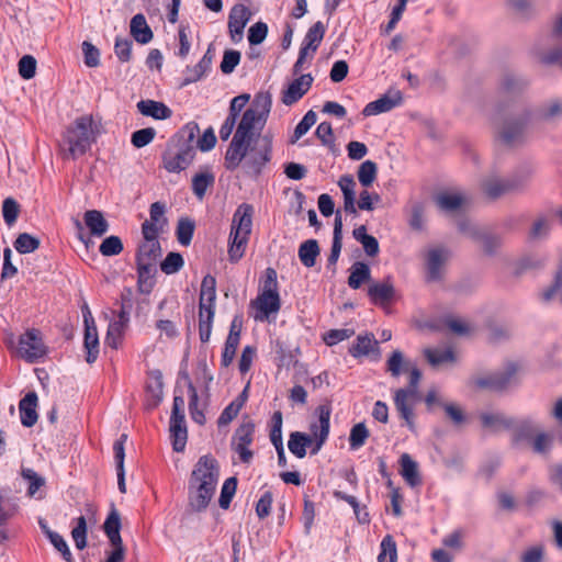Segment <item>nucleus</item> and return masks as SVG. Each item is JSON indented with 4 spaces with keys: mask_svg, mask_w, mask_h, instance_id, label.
<instances>
[{
    "mask_svg": "<svg viewBox=\"0 0 562 562\" xmlns=\"http://www.w3.org/2000/svg\"><path fill=\"white\" fill-rule=\"evenodd\" d=\"M166 204L157 201L151 203L149 207V218L142 224V233L158 235L164 232L168 225L166 214Z\"/></svg>",
    "mask_w": 562,
    "mask_h": 562,
    "instance_id": "15",
    "label": "nucleus"
},
{
    "mask_svg": "<svg viewBox=\"0 0 562 562\" xmlns=\"http://www.w3.org/2000/svg\"><path fill=\"white\" fill-rule=\"evenodd\" d=\"M318 412V423H312L310 425L311 436L314 437V439L318 438V435L321 434L322 427H325L327 425V436L329 435V427H330V414L331 408L329 405H321L317 408Z\"/></svg>",
    "mask_w": 562,
    "mask_h": 562,
    "instance_id": "48",
    "label": "nucleus"
},
{
    "mask_svg": "<svg viewBox=\"0 0 562 562\" xmlns=\"http://www.w3.org/2000/svg\"><path fill=\"white\" fill-rule=\"evenodd\" d=\"M76 548L82 550L87 546V520L85 516L77 518V525L71 531Z\"/></svg>",
    "mask_w": 562,
    "mask_h": 562,
    "instance_id": "56",
    "label": "nucleus"
},
{
    "mask_svg": "<svg viewBox=\"0 0 562 562\" xmlns=\"http://www.w3.org/2000/svg\"><path fill=\"white\" fill-rule=\"evenodd\" d=\"M99 251L105 257L116 256L123 251V243L119 236H109L101 243Z\"/></svg>",
    "mask_w": 562,
    "mask_h": 562,
    "instance_id": "55",
    "label": "nucleus"
},
{
    "mask_svg": "<svg viewBox=\"0 0 562 562\" xmlns=\"http://www.w3.org/2000/svg\"><path fill=\"white\" fill-rule=\"evenodd\" d=\"M127 439L126 434H122L120 438L113 445L114 458L116 463V475H117V486L121 493H126V484H125V470H124V459H125V449L124 443Z\"/></svg>",
    "mask_w": 562,
    "mask_h": 562,
    "instance_id": "23",
    "label": "nucleus"
},
{
    "mask_svg": "<svg viewBox=\"0 0 562 562\" xmlns=\"http://www.w3.org/2000/svg\"><path fill=\"white\" fill-rule=\"evenodd\" d=\"M37 395L35 392H29L19 403L21 423L25 427H32L36 424L38 415L36 413Z\"/></svg>",
    "mask_w": 562,
    "mask_h": 562,
    "instance_id": "22",
    "label": "nucleus"
},
{
    "mask_svg": "<svg viewBox=\"0 0 562 562\" xmlns=\"http://www.w3.org/2000/svg\"><path fill=\"white\" fill-rule=\"evenodd\" d=\"M517 371V366L510 363L504 372H497L486 376L476 378L474 383L480 389L503 391L514 382Z\"/></svg>",
    "mask_w": 562,
    "mask_h": 562,
    "instance_id": "10",
    "label": "nucleus"
},
{
    "mask_svg": "<svg viewBox=\"0 0 562 562\" xmlns=\"http://www.w3.org/2000/svg\"><path fill=\"white\" fill-rule=\"evenodd\" d=\"M251 18L250 10L241 4H235L228 15V30L233 42L237 43L243 38L244 29Z\"/></svg>",
    "mask_w": 562,
    "mask_h": 562,
    "instance_id": "14",
    "label": "nucleus"
},
{
    "mask_svg": "<svg viewBox=\"0 0 562 562\" xmlns=\"http://www.w3.org/2000/svg\"><path fill=\"white\" fill-rule=\"evenodd\" d=\"M529 180L530 173L528 172L515 175L506 179L488 178L483 182L482 188L488 198L495 200L505 194L524 190L528 186Z\"/></svg>",
    "mask_w": 562,
    "mask_h": 562,
    "instance_id": "7",
    "label": "nucleus"
},
{
    "mask_svg": "<svg viewBox=\"0 0 562 562\" xmlns=\"http://www.w3.org/2000/svg\"><path fill=\"white\" fill-rule=\"evenodd\" d=\"M85 348L87 350L86 360L93 363L99 355V338L95 324L85 325Z\"/></svg>",
    "mask_w": 562,
    "mask_h": 562,
    "instance_id": "31",
    "label": "nucleus"
},
{
    "mask_svg": "<svg viewBox=\"0 0 562 562\" xmlns=\"http://www.w3.org/2000/svg\"><path fill=\"white\" fill-rule=\"evenodd\" d=\"M184 260L179 252H169L166 258L160 262V269L166 274L177 273L182 269Z\"/></svg>",
    "mask_w": 562,
    "mask_h": 562,
    "instance_id": "52",
    "label": "nucleus"
},
{
    "mask_svg": "<svg viewBox=\"0 0 562 562\" xmlns=\"http://www.w3.org/2000/svg\"><path fill=\"white\" fill-rule=\"evenodd\" d=\"M481 420L483 427L490 428L493 430H498L501 428L510 427V423L502 415V414H482Z\"/></svg>",
    "mask_w": 562,
    "mask_h": 562,
    "instance_id": "63",
    "label": "nucleus"
},
{
    "mask_svg": "<svg viewBox=\"0 0 562 562\" xmlns=\"http://www.w3.org/2000/svg\"><path fill=\"white\" fill-rule=\"evenodd\" d=\"M272 348L276 353L274 360L279 368H290L297 362L293 350L288 349L282 340H274L272 342Z\"/></svg>",
    "mask_w": 562,
    "mask_h": 562,
    "instance_id": "35",
    "label": "nucleus"
},
{
    "mask_svg": "<svg viewBox=\"0 0 562 562\" xmlns=\"http://www.w3.org/2000/svg\"><path fill=\"white\" fill-rule=\"evenodd\" d=\"M378 562H397L396 542L391 535H386L381 541Z\"/></svg>",
    "mask_w": 562,
    "mask_h": 562,
    "instance_id": "44",
    "label": "nucleus"
},
{
    "mask_svg": "<svg viewBox=\"0 0 562 562\" xmlns=\"http://www.w3.org/2000/svg\"><path fill=\"white\" fill-rule=\"evenodd\" d=\"M464 202L465 199L460 193L442 192L436 196L439 209L450 213L458 211Z\"/></svg>",
    "mask_w": 562,
    "mask_h": 562,
    "instance_id": "37",
    "label": "nucleus"
},
{
    "mask_svg": "<svg viewBox=\"0 0 562 562\" xmlns=\"http://www.w3.org/2000/svg\"><path fill=\"white\" fill-rule=\"evenodd\" d=\"M218 476L217 461L209 454L202 456L195 463L189 479L188 505L192 512L206 510L215 494Z\"/></svg>",
    "mask_w": 562,
    "mask_h": 562,
    "instance_id": "2",
    "label": "nucleus"
},
{
    "mask_svg": "<svg viewBox=\"0 0 562 562\" xmlns=\"http://www.w3.org/2000/svg\"><path fill=\"white\" fill-rule=\"evenodd\" d=\"M376 173H378L376 164L372 160H366L359 166L357 175H358L359 182L363 187L368 188L374 182V180L376 178Z\"/></svg>",
    "mask_w": 562,
    "mask_h": 562,
    "instance_id": "49",
    "label": "nucleus"
},
{
    "mask_svg": "<svg viewBox=\"0 0 562 562\" xmlns=\"http://www.w3.org/2000/svg\"><path fill=\"white\" fill-rule=\"evenodd\" d=\"M127 326L128 324L120 321L111 322L108 327L105 344L113 349H117L122 342V338Z\"/></svg>",
    "mask_w": 562,
    "mask_h": 562,
    "instance_id": "41",
    "label": "nucleus"
},
{
    "mask_svg": "<svg viewBox=\"0 0 562 562\" xmlns=\"http://www.w3.org/2000/svg\"><path fill=\"white\" fill-rule=\"evenodd\" d=\"M250 305L257 310L256 321H267L271 314H277L281 307L279 293L278 291L262 290L256 300L251 301Z\"/></svg>",
    "mask_w": 562,
    "mask_h": 562,
    "instance_id": "11",
    "label": "nucleus"
},
{
    "mask_svg": "<svg viewBox=\"0 0 562 562\" xmlns=\"http://www.w3.org/2000/svg\"><path fill=\"white\" fill-rule=\"evenodd\" d=\"M44 532L46 533V536L48 537L50 543L54 546V548L59 551L64 558V560L66 562H72L74 559H72V555H71V552L69 550V547L66 542V540L63 538V536H60L59 533L55 532V531H52L47 528L46 525L44 524H41Z\"/></svg>",
    "mask_w": 562,
    "mask_h": 562,
    "instance_id": "43",
    "label": "nucleus"
},
{
    "mask_svg": "<svg viewBox=\"0 0 562 562\" xmlns=\"http://www.w3.org/2000/svg\"><path fill=\"white\" fill-rule=\"evenodd\" d=\"M314 78L311 74L301 75L294 79L282 92L281 101L285 105L296 103L310 90Z\"/></svg>",
    "mask_w": 562,
    "mask_h": 562,
    "instance_id": "16",
    "label": "nucleus"
},
{
    "mask_svg": "<svg viewBox=\"0 0 562 562\" xmlns=\"http://www.w3.org/2000/svg\"><path fill=\"white\" fill-rule=\"evenodd\" d=\"M409 373V383L405 389L395 391L394 403L401 417L405 419L411 430H414V413L411 403L418 397V384L422 379L420 370L412 364L407 370Z\"/></svg>",
    "mask_w": 562,
    "mask_h": 562,
    "instance_id": "6",
    "label": "nucleus"
},
{
    "mask_svg": "<svg viewBox=\"0 0 562 562\" xmlns=\"http://www.w3.org/2000/svg\"><path fill=\"white\" fill-rule=\"evenodd\" d=\"M338 186L344 195V210L349 214H357L356 209V182L352 176L345 175L341 176Z\"/></svg>",
    "mask_w": 562,
    "mask_h": 562,
    "instance_id": "25",
    "label": "nucleus"
},
{
    "mask_svg": "<svg viewBox=\"0 0 562 562\" xmlns=\"http://www.w3.org/2000/svg\"><path fill=\"white\" fill-rule=\"evenodd\" d=\"M199 126L195 123L187 124L181 131L180 138H186L183 143L180 139L168 145L162 156L164 167L169 172H180L187 169L195 155L193 140L199 133Z\"/></svg>",
    "mask_w": 562,
    "mask_h": 562,
    "instance_id": "3",
    "label": "nucleus"
},
{
    "mask_svg": "<svg viewBox=\"0 0 562 562\" xmlns=\"http://www.w3.org/2000/svg\"><path fill=\"white\" fill-rule=\"evenodd\" d=\"M562 292V262L559 263L558 269L553 277L552 284L547 288L541 297L544 302H550L554 296Z\"/></svg>",
    "mask_w": 562,
    "mask_h": 562,
    "instance_id": "58",
    "label": "nucleus"
},
{
    "mask_svg": "<svg viewBox=\"0 0 562 562\" xmlns=\"http://www.w3.org/2000/svg\"><path fill=\"white\" fill-rule=\"evenodd\" d=\"M195 224L189 217H182L179 220L176 235L178 241L182 246H189L191 244L193 233H194Z\"/></svg>",
    "mask_w": 562,
    "mask_h": 562,
    "instance_id": "45",
    "label": "nucleus"
},
{
    "mask_svg": "<svg viewBox=\"0 0 562 562\" xmlns=\"http://www.w3.org/2000/svg\"><path fill=\"white\" fill-rule=\"evenodd\" d=\"M368 295L372 303L384 306L391 303L395 296V289L390 278L383 282H376L368 288Z\"/></svg>",
    "mask_w": 562,
    "mask_h": 562,
    "instance_id": "20",
    "label": "nucleus"
},
{
    "mask_svg": "<svg viewBox=\"0 0 562 562\" xmlns=\"http://www.w3.org/2000/svg\"><path fill=\"white\" fill-rule=\"evenodd\" d=\"M85 223L90 229V233L94 236H102L109 229V223L104 218L103 214L98 210H89L85 213Z\"/></svg>",
    "mask_w": 562,
    "mask_h": 562,
    "instance_id": "30",
    "label": "nucleus"
},
{
    "mask_svg": "<svg viewBox=\"0 0 562 562\" xmlns=\"http://www.w3.org/2000/svg\"><path fill=\"white\" fill-rule=\"evenodd\" d=\"M20 206L12 198H7L2 203V214L8 226H12L19 216Z\"/></svg>",
    "mask_w": 562,
    "mask_h": 562,
    "instance_id": "62",
    "label": "nucleus"
},
{
    "mask_svg": "<svg viewBox=\"0 0 562 562\" xmlns=\"http://www.w3.org/2000/svg\"><path fill=\"white\" fill-rule=\"evenodd\" d=\"M130 27L131 35L137 43L147 44L154 37L153 31L148 26L146 19L142 13L132 18Z\"/></svg>",
    "mask_w": 562,
    "mask_h": 562,
    "instance_id": "27",
    "label": "nucleus"
},
{
    "mask_svg": "<svg viewBox=\"0 0 562 562\" xmlns=\"http://www.w3.org/2000/svg\"><path fill=\"white\" fill-rule=\"evenodd\" d=\"M143 241L138 245L136 252V261L157 262L161 256V246L158 235L142 233Z\"/></svg>",
    "mask_w": 562,
    "mask_h": 562,
    "instance_id": "18",
    "label": "nucleus"
},
{
    "mask_svg": "<svg viewBox=\"0 0 562 562\" xmlns=\"http://www.w3.org/2000/svg\"><path fill=\"white\" fill-rule=\"evenodd\" d=\"M236 487H237V479L236 477H228L224 482V484L222 486V491H221V496L218 499L220 506L223 509L228 508V506L232 502V498L236 492Z\"/></svg>",
    "mask_w": 562,
    "mask_h": 562,
    "instance_id": "60",
    "label": "nucleus"
},
{
    "mask_svg": "<svg viewBox=\"0 0 562 562\" xmlns=\"http://www.w3.org/2000/svg\"><path fill=\"white\" fill-rule=\"evenodd\" d=\"M272 106L269 92H258L250 106L244 111L233 139L225 154V167L235 170L247 155V149L263 130Z\"/></svg>",
    "mask_w": 562,
    "mask_h": 562,
    "instance_id": "1",
    "label": "nucleus"
},
{
    "mask_svg": "<svg viewBox=\"0 0 562 562\" xmlns=\"http://www.w3.org/2000/svg\"><path fill=\"white\" fill-rule=\"evenodd\" d=\"M263 144L259 147H251L247 149V155L245 156V168L247 172L258 175L261 171V168L270 160L271 154V142L265 136L262 138Z\"/></svg>",
    "mask_w": 562,
    "mask_h": 562,
    "instance_id": "13",
    "label": "nucleus"
},
{
    "mask_svg": "<svg viewBox=\"0 0 562 562\" xmlns=\"http://www.w3.org/2000/svg\"><path fill=\"white\" fill-rule=\"evenodd\" d=\"M170 436L172 448L176 452H182L186 448L188 431L186 419L170 420Z\"/></svg>",
    "mask_w": 562,
    "mask_h": 562,
    "instance_id": "32",
    "label": "nucleus"
},
{
    "mask_svg": "<svg viewBox=\"0 0 562 562\" xmlns=\"http://www.w3.org/2000/svg\"><path fill=\"white\" fill-rule=\"evenodd\" d=\"M40 245V239L29 233H21L14 241V248L20 254H31L38 249Z\"/></svg>",
    "mask_w": 562,
    "mask_h": 562,
    "instance_id": "46",
    "label": "nucleus"
},
{
    "mask_svg": "<svg viewBox=\"0 0 562 562\" xmlns=\"http://www.w3.org/2000/svg\"><path fill=\"white\" fill-rule=\"evenodd\" d=\"M424 355H425L427 361L432 367H438V366H440L442 363L453 362L454 361L453 351L450 350V349L440 350V349L427 348V349L424 350Z\"/></svg>",
    "mask_w": 562,
    "mask_h": 562,
    "instance_id": "50",
    "label": "nucleus"
},
{
    "mask_svg": "<svg viewBox=\"0 0 562 562\" xmlns=\"http://www.w3.org/2000/svg\"><path fill=\"white\" fill-rule=\"evenodd\" d=\"M157 262L136 261L137 283L142 292H150L154 286V278L157 272Z\"/></svg>",
    "mask_w": 562,
    "mask_h": 562,
    "instance_id": "26",
    "label": "nucleus"
},
{
    "mask_svg": "<svg viewBox=\"0 0 562 562\" xmlns=\"http://www.w3.org/2000/svg\"><path fill=\"white\" fill-rule=\"evenodd\" d=\"M562 115V102L560 100H552L542 105L538 111V116L541 120L550 121Z\"/></svg>",
    "mask_w": 562,
    "mask_h": 562,
    "instance_id": "64",
    "label": "nucleus"
},
{
    "mask_svg": "<svg viewBox=\"0 0 562 562\" xmlns=\"http://www.w3.org/2000/svg\"><path fill=\"white\" fill-rule=\"evenodd\" d=\"M550 233V221L544 216L536 218L528 234V238L532 241L544 239Z\"/></svg>",
    "mask_w": 562,
    "mask_h": 562,
    "instance_id": "54",
    "label": "nucleus"
},
{
    "mask_svg": "<svg viewBox=\"0 0 562 562\" xmlns=\"http://www.w3.org/2000/svg\"><path fill=\"white\" fill-rule=\"evenodd\" d=\"M402 93L396 90L392 93L384 94L375 101L368 103L362 110L364 116H372L380 113L391 111L393 108L402 103Z\"/></svg>",
    "mask_w": 562,
    "mask_h": 562,
    "instance_id": "17",
    "label": "nucleus"
},
{
    "mask_svg": "<svg viewBox=\"0 0 562 562\" xmlns=\"http://www.w3.org/2000/svg\"><path fill=\"white\" fill-rule=\"evenodd\" d=\"M103 529L105 535L108 536L111 544H122V537L120 535L121 530V517L119 512L113 508L109 516L106 517Z\"/></svg>",
    "mask_w": 562,
    "mask_h": 562,
    "instance_id": "33",
    "label": "nucleus"
},
{
    "mask_svg": "<svg viewBox=\"0 0 562 562\" xmlns=\"http://www.w3.org/2000/svg\"><path fill=\"white\" fill-rule=\"evenodd\" d=\"M376 345L378 341L374 339L373 335L358 336L357 341L351 346L349 352L356 358L367 356Z\"/></svg>",
    "mask_w": 562,
    "mask_h": 562,
    "instance_id": "47",
    "label": "nucleus"
},
{
    "mask_svg": "<svg viewBox=\"0 0 562 562\" xmlns=\"http://www.w3.org/2000/svg\"><path fill=\"white\" fill-rule=\"evenodd\" d=\"M216 300V280L211 274L203 278L201 283L199 313L207 314L210 311L215 312Z\"/></svg>",
    "mask_w": 562,
    "mask_h": 562,
    "instance_id": "19",
    "label": "nucleus"
},
{
    "mask_svg": "<svg viewBox=\"0 0 562 562\" xmlns=\"http://www.w3.org/2000/svg\"><path fill=\"white\" fill-rule=\"evenodd\" d=\"M98 128L92 115L77 117L64 134V144L68 146L66 158L76 159L85 155L95 142Z\"/></svg>",
    "mask_w": 562,
    "mask_h": 562,
    "instance_id": "4",
    "label": "nucleus"
},
{
    "mask_svg": "<svg viewBox=\"0 0 562 562\" xmlns=\"http://www.w3.org/2000/svg\"><path fill=\"white\" fill-rule=\"evenodd\" d=\"M137 110L144 116L155 120H166L172 115V111L162 102L155 100H142L137 103Z\"/></svg>",
    "mask_w": 562,
    "mask_h": 562,
    "instance_id": "24",
    "label": "nucleus"
},
{
    "mask_svg": "<svg viewBox=\"0 0 562 562\" xmlns=\"http://www.w3.org/2000/svg\"><path fill=\"white\" fill-rule=\"evenodd\" d=\"M369 436L370 432L364 423H358L352 426L349 435L350 449L357 450L361 448L366 443Z\"/></svg>",
    "mask_w": 562,
    "mask_h": 562,
    "instance_id": "51",
    "label": "nucleus"
},
{
    "mask_svg": "<svg viewBox=\"0 0 562 562\" xmlns=\"http://www.w3.org/2000/svg\"><path fill=\"white\" fill-rule=\"evenodd\" d=\"M530 113L524 111L517 117L506 120L501 130L499 137L507 145H514L521 140Z\"/></svg>",
    "mask_w": 562,
    "mask_h": 562,
    "instance_id": "12",
    "label": "nucleus"
},
{
    "mask_svg": "<svg viewBox=\"0 0 562 562\" xmlns=\"http://www.w3.org/2000/svg\"><path fill=\"white\" fill-rule=\"evenodd\" d=\"M252 205L243 203L233 215L228 249L232 262H237L245 254L252 227Z\"/></svg>",
    "mask_w": 562,
    "mask_h": 562,
    "instance_id": "5",
    "label": "nucleus"
},
{
    "mask_svg": "<svg viewBox=\"0 0 562 562\" xmlns=\"http://www.w3.org/2000/svg\"><path fill=\"white\" fill-rule=\"evenodd\" d=\"M21 475L29 483L27 495L31 497L34 496L36 492L45 484V479L37 474L33 469L23 468Z\"/></svg>",
    "mask_w": 562,
    "mask_h": 562,
    "instance_id": "53",
    "label": "nucleus"
},
{
    "mask_svg": "<svg viewBox=\"0 0 562 562\" xmlns=\"http://www.w3.org/2000/svg\"><path fill=\"white\" fill-rule=\"evenodd\" d=\"M449 258L450 251L445 247H432L427 250L425 255L427 281L438 282L443 279Z\"/></svg>",
    "mask_w": 562,
    "mask_h": 562,
    "instance_id": "9",
    "label": "nucleus"
},
{
    "mask_svg": "<svg viewBox=\"0 0 562 562\" xmlns=\"http://www.w3.org/2000/svg\"><path fill=\"white\" fill-rule=\"evenodd\" d=\"M386 371L393 378H398L403 372L412 366L411 361L406 360L401 350H394L386 360Z\"/></svg>",
    "mask_w": 562,
    "mask_h": 562,
    "instance_id": "36",
    "label": "nucleus"
},
{
    "mask_svg": "<svg viewBox=\"0 0 562 562\" xmlns=\"http://www.w3.org/2000/svg\"><path fill=\"white\" fill-rule=\"evenodd\" d=\"M46 352L47 348L43 342L42 335L38 329L32 328L21 335L18 348V353L21 358L30 363H34L44 357Z\"/></svg>",
    "mask_w": 562,
    "mask_h": 562,
    "instance_id": "8",
    "label": "nucleus"
},
{
    "mask_svg": "<svg viewBox=\"0 0 562 562\" xmlns=\"http://www.w3.org/2000/svg\"><path fill=\"white\" fill-rule=\"evenodd\" d=\"M319 255L318 243L315 239H307L299 248V258L301 262L311 268L315 266L316 258Z\"/></svg>",
    "mask_w": 562,
    "mask_h": 562,
    "instance_id": "38",
    "label": "nucleus"
},
{
    "mask_svg": "<svg viewBox=\"0 0 562 562\" xmlns=\"http://www.w3.org/2000/svg\"><path fill=\"white\" fill-rule=\"evenodd\" d=\"M325 32H326V27L323 24V22H321V21H317L315 24H313L308 29L303 43L311 46L312 54L316 53L319 44L322 43V41L324 38Z\"/></svg>",
    "mask_w": 562,
    "mask_h": 562,
    "instance_id": "42",
    "label": "nucleus"
},
{
    "mask_svg": "<svg viewBox=\"0 0 562 562\" xmlns=\"http://www.w3.org/2000/svg\"><path fill=\"white\" fill-rule=\"evenodd\" d=\"M164 398V382L160 371H154L150 375V380L146 386V402L145 407L147 409L156 408Z\"/></svg>",
    "mask_w": 562,
    "mask_h": 562,
    "instance_id": "21",
    "label": "nucleus"
},
{
    "mask_svg": "<svg viewBox=\"0 0 562 562\" xmlns=\"http://www.w3.org/2000/svg\"><path fill=\"white\" fill-rule=\"evenodd\" d=\"M371 270L364 262L357 261L350 268V276L348 277V285L351 289H359L364 282L370 281Z\"/></svg>",
    "mask_w": 562,
    "mask_h": 562,
    "instance_id": "34",
    "label": "nucleus"
},
{
    "mask_svg": "<svg viewBox=\"0 0 562 562\" xmlns=\"http://www.w3.org/2000/svg\"><path fill=\"white\" fill-rule=\"evenodd\" d=\"M342 218L340 211L335 213V222H334V236L330 254L328 256V265L335 266L338 261L341 247H342Z\"/></svg>",
    "mask_w": 562,
    "mask_h": 562,
    "instance_id": "29",
    "label": "nucleus"
},
{
    "mask_svg": "<svg viewBox=\"0 0 562 562\" xmlns=\"http://www.w3.org/2000/svg\"><path fill=\"white\" fill-rule=\"evenodd\" d=\"M562 292V262L559 263L558 269L553 277L552 284L547 288L541 297L544 302H550L554 296Z\"/></svg>",
    "mask_w": 562,
    "mask_h": 562,
    "instance_id": "57",
    "label": "nucleus"
},
{
    "mask_svg": "<svg viewBox=\"0 0 562 562\" xmlns=\"http://www.w3.org/2000/svg\"><path fill=\"white\" fill-rule=\"evenodd\" d=\"M214 181L215 177L209 170L196 173L192 178V191L195 194V196L200 200L203 199L207 188L212 187L214 184Z\"/></svg>",
    "mask_w": 562,
    "mask_h": 562,
    "instance_id": "40",
    "label": "nucleus"
},
{
    "mask_svg": "<svg viewBox=\"0 0 562 562\" xmlns=\"http://www.w3.org/2000/svg\"><path fill=\"white\" fill-rule=\"evenodd\" d=\"M401 475L411 486L420 484V475L418 472V464L415 462L408 453H403L400 458Z\"/></svg>",
    "mask_w": 562,
    "mask_h": 562,
    "instance_id": "28",
    "label": "nucleus"
},
{
    "mask_svg": "<svg viewBox=\"0 0 562 562\" xmlns=\"http://www.w3.org/2000/svg\"><path fill=\"white\" fill-rule=\"evenodd\" d=\"M317 115L313 110L306 112L301 122L296 125L292 138V143L299 140L303 135H305L308 130L316 123Z\"/></svg>",
    "mask_w": 562,
    "mask_h": 562,
    "instance_id": "59",
    "label": "nucleus"
},
{
    "mask_svg": "<svg viewBox=\"0 0 562 562\" xmlns=\"http://www.w3.org/2000/svg\"><path fill=\"white\" fill-rule=\"evenodd\" d=\"M470 238L480 243L483 250L487 254L494 252L501 245L498 237L485 234L479 227H470Z\"/></svg>",
    "mask_w": 562,
    "mask_h": 562,
    "instance_id": "39",
    "label": "nucleus"
},
{
    "mask_svg": "<svg viewBox=\"0 0 562 562\" xmlns=\"http://www.w3.org/2000/svg\"><path fill=\"white\" fill-rule=\"evenodd\" d=\"M156 136V131L153 127H146L138 131H135L132 134L131 142L134 147L143 148L147 146Z\"/></svg>",
    "mask_w": 562,
    "mask_h": 562,
    "instance_id": "61",
    "label": "nucleus"
}]
</instances>
